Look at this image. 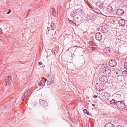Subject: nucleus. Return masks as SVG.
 Instances as JSON below:
<instances>
[{
    "mask_svg": "<svg viewBox=\"0 0 127 127\" xmlns=\"http://www.w3.org/2000/svg\"><path fill=\"white\" fill-rule=\"evenodd\" d=\"M102 71L104 74L109 76L111 72V69L109 67H105L103 69Z\"/></svg>",
    "mask_w": 127,
    "mask_h": 127,
    "instance_id": "1",
    "label": "nucleus"
},
{
    "mask_svg": "<svg viewBox=\"0 0 127 127\" xmlns=\"http://www.w3.org/2000/svg\"><path fill=\"white\" fill-rule=\"evenodd\" d=\"M120 100V99L119 101H118L116 103V105L118 108L122 109L125 108V104Z\"/></svg>",
    "mask_w": 127,
    "mask_h": 127,
    "instance_id": "2",
    "label": "nucleus"
},
{
    "mask_svg": "<svg viewBox=\"0 0 127 127\" xmlns=\"http://www.w3.org/2000/svg\"><path fill=\"white\" fill-rule=\"evenodd\" d=\"M99 79L101 83H107L108 81L107 77L105 75L100 76Z\"/></svg>",
    "mask_w": 127,
    "mask_h": 127,
    "instance_id": "3",
    "label": "nucleus"
},
{
    "mask_svg": "<svg viewBox=\"0 0 127 127\" xmlns=\"http://www.w3.org/2000/svg\"><path fill=\"white\" fill-rule=\"evenodd\" d=\"M108 25H104L102 27L101 31L103 33H106L108 31Z\"/></svg>",
    "mask_w": 127,
    "mask_h": 127,
    "instance_id": "4",
    "label": "nucleus"
},
{
    "mask_svg": "<svg viewBox=\"0 0 127 127\" xmlns=\"http://www.w3.org/2000/svg\"><path fill=\"white\" fill-rule=\"evenodd\" d=\"M109 64L111 67H114L117 65V63L115 60L112 59L109 62Z\"/></svg>",
    "mask_w": 127,
    "mask_h": 127,
    "instance_id": "5",
    "label": "nucleus"
},
{
    "mask_svg": "<svg viewBox=\"0 0 127 127\" xmlns=\"http://www.w3.org/2000/svg\"><path fill=\"white\" fill-rule=\"evenodd\" d=\"M95 37L97 40H100L102 38V35L99 32H97L95 34Z\"/></svg>",
    "mask_w": 127,
    "mask_h": 127,
    "instance_id": "6",
    "label": "nucleus"
},
{
    "mask_svg": "<svg viewBox=\"0 0 127 127\" xmlns=\"http://www.w3.org/2000/svg\"><path fill=\"white\" fill-rule=\"evenodd\" d=\"M119 24L121 26H125L126 24H127V21H125L123 19H121L119 21Z\"/></svg>",
    "mask_w": 127,
    "mask_h": 127,
    "instance_id": "7",
    "label": "nucleus"
},
{
    "mask_svg": "<svg viewBox=\"0 0 127 127\" xmlns=\"http://www.w3.org/2000/svg\"><path fill=\"white\" fill-rule=\"evenodd\" d=\"M124 13V11L121 9H118L116 12V14L118 15H123Z\"/></svg>",
    "mask_w": 127,
    "mask_h": 127,
    "instance_id": "8",
    "label": "nucleus"
},
{
    "mask_svg": "<svg viewBox=\"0 0 127 127\" xmlns=\"http://www.w3.org/2000/svg\"><path fill=\"white\" fill-rule=\"evenodd\" d=\"M114 73H116L117 75L116 76H119L121 75V71L119 69L116 68V69H114Z\"/></svg>",
    "mask_w": 127,
    "mask_h": 127,
    "instance_id": "9",
    "label": "nucleus"
},
{
    "mask_svg": "<svg viewBox=\"0 0 127 127\" xmlns=\"http://www.w3.org/2000/svg\"><path fill=\"white\" fill-rule=\"evenodd\" d=\"M54 81L53 78L52 77L51 78H49L47 82V85H50Z\"/></svg>",
    "mask_w": 127,
    "mask_h": 127,
    "instance_id": "10",
    "label": "nucleus"
},
{
    "mask_svg": "<svg viewBox=\"0 0 127 127\" xmlns=\"http://www.w3.org/2000/svg\"><path fill=\"white\" fill-rule=\"evenodd\" d=\"M114 126L113 124L111 122H109L106 124L104 126V127H113Z\"/></svg>",
    "mask_w": 127,
    "mask_h": 127,
    "instance_id": "11",
    "label": "nucleus"
},
{
    "mask_svg": "<svg viewBox=\"0 0 127 127\" xmlns=\"http://www.w3.org/2000/svg\"><path fill=\"white\" fill-rule=\"evenodd\" d=\"M107 10L109 12H111L113 11V8L111 6H108L107 8Z\"/></svg>",
    "mask_w": 127,
    "mask_h": 127,
    "instance_id": "12",
    "label": "nucleus"
},
{
    "mask_svg": "<svg viewBox=\"0 0 127 127\" xmlns=\"http://www.w3.org/2000/svg\"><path fill=\"white\" fill-rule=\"evenodd\" d=\"M110 51V48L109 47L105 48L104 50V52L106 53H108Z\"/></svg>",
    "mask_w": 127,
    "mask_h": 127,
    "instance_id": "13",
    "label": "nucleus"
},
{
    "mask_svg": "<svg viewBox=\"0 0 127 127\" xmlns=\"http://www.w3.org/2000/svg\"><path fill=\"white\" fill-rule=\"evenodd\" d=\"M40 103V104L43 105L44 106H45V103H46V101L45 100H42L41 99L39 100Z\"/></svg>",
    "mask_w": 127,
    "mask_h": 127,
    "instance_id": "14",
    "label": "nucleus"
},
{
    "mask_svg": "<svg viewBox=\"0 0 127 127\" xmlns=\"http://www.w3.org/2000/svg\"><path fill=\"white\" fill-rule=\"evenodd\" d=\"M117 101L118 100H115L113 99L110 101V103L111 104L116 105V103L117 102Z\"/></svg>",
    "mask_w": 127,
    "mask_h": 127,
    "instance_id": "15",
    "label": "nucleus"
},
{
    "mask_svg": "<svg viewBox=\"0 0 127 127\" xmlns=\"http://www.w3.org/2000/svg\"><path fill=\"white\" fill-rule=\"evenodd\" d=\"M122 74L123 76L125 77L127 75V71H123Z\"/></svg>",
    "mask_w": 127,
    "mask_h": 127,
    "instance_id": "16",
    "label": "nucleus"
},
{
    "mask_svg": "<svg viewBox=\"0 0 127 127\" xmlns=\"http://www.w3.org/2000/svg\"><path fill=\"white\" fill-rule=\"evenodd\" d=\"M97 4H99V7L101 8L104 5V3L103 2H97Z\"/></svg>",
    "mask_w": 127,
    "mask_h": 127,
    "instance_id": "17",
    "label": "nucleus"
},
{
    "mask_svg": "<svg viewBox=\"0 0 127 127\" xmlns=\"http://www.w3.org/2000/svg\"><path fill=\"white\" fill-rule=\"evenodd\" d=\"M95 49V47H90L89 48V50H91V51H94Z\"/></svg>",
    "mask_w": 127,
    "mask_h": 127,
    "instance_id": "18",
    "label": "nucleus"
},
{
    "mask_svg": "<svg viewBox=\"0 0 127 127\" xmlns=\"http://www.w3.org/2000/svg\"><path fill=\"white\" fill-rule=\"evenodd\" d=\"M11 76H9L7 77L6 78V81H8V80H9V81L10 80H11Z\"/></svg>",
    "mask_w": 127,
    "mask_h": 127,
    "instance_id": "19",
    "label": "nucleus"
},
{
    "mask_svg": "<svg viewBox=\"0 0 127 127\" xmlns=\"http://www.w3.org/2000/svg\"><path fill=\"white\" fill-rule=\"evenodd\" d=\"M30 92V90L28 89L25 92V93L24 94V95H25V97H26V95L28 94Z\"/></svg>",
    "mask_w": 127,
    "mask_h": 127,
    "instance_id": "20",
    "label": "nucleus"
},
{
    "mask_svg": "<svg viewBox=\"0 0 127 127\" xmlns=\"http://www.w3.org/2000/svg\"><path fill=\"white\" fill-rule=\"evenodd\" d=\"M84 112L88 115H90L89 113L88 112L87 110L86 109H84L83 110Z\"/></svg>",
    "mask_w": 127,
    "mask_h": 127,
    "instance_id": "21",
    "label": "nucleus"
},
{
    "mask_svg": "<svg viewBox=\"0 0 127 127\" xmlns=\"http://www.w3.org/2000/svg\"><path fill=\"white\" fill-rule=\"evenodd\" d=\"M76 14L74 12H72L71 13V16L72 17L73 16H75Z\"/></svg>",
    "mask_w": 127,
    "mask_h": 127,
    "instance_id": "22",
    "label": "nucleus"
},
{
    "mask_svg": "<svg viewBox=\"0 0 127 127\" xmlns=\"http://www.w3.org/2000/svg\"><path fill=\"white\" fill-rule=\"evenodd\" d=\"M51 51L53 54H55V50L54 48H52L51 50Z\"/></svg>",
    "mask_w": 127,
    "mask_h": 127,
    "instance_id": "23",
    "label": "nucleus"
},
{
    "mask_svg": "<svg viewBox=\"0 0 127 127\" xmlns=\"http://www.w3.org/2000/svg\"><path fill=\"white\" fill-rule=\"evenodd\" d=\"M68 21H69V22H70V21H71V23L73 24L74 25V26H76V24L74 22H73L72 21L68 20Z\"/></svg>",
    "mask_w": 127,
    "mask_h": 127,
    "instance_id": "24",
    "label": "nucleus"
},
{
    "mask_svg": "<svg viewBox=\"0 0 127 127\" xmlns=\"http://www.w3.org/2000/svg\"><path fill=\"white\" fill-rule=\"evenodd\" d=\"M96 88L98 90H99L100 89L99 88V86H98V84H96Z\"/></svg>",
    "mask_w": 127,
    "mask_h": 127,
    "instance_id": "25",
    "label": "nucleus"
},
{
    "mask_svg": "<svg viewBox=\"0 0 127 127\" xmlns=\"http://www.w3.org/2000/svg\"><path fill=\"white\" fill-rule=\"evenodd\" d=\"M107 94V93L106 92H103L102 94V96H105Z\"/></svg>",
    "mask_w": 127,
    "mask_h": 127,
    "instance_id": "26",
    "label": "nucleus"
},
{
    "mask_svg": "<svg viewBox=\"0 0 127 127\" xmlns=\"http://www.w3.org/2000/svg\"><path fill=\"white\" fill-rule=\"evenodd\" d=\"M52 13L54 14H55V13H56L55 11L54 10V8H52Z\"/></svg>",
    "mask_w": 127,
    "mask_h": 127,
    "instance_id": "27",
    "label": "nucleus"
},
{
    "mask_svg": "<svg viewBox=\"0 0 127 127\" xmlns=\"http://www.w3.org/2000/svg\"><path fill=\"white\" fill-rule=\"evenodd\" d=\"M39 86H41L42 87H43L44 86L43 84H42V83L41 82L40 83L38 84Z\"/></svg>",
    "mask_w": 127,
    "mask_h": 127,
    "instance_id": "28",
    "label": "nucleus"
},
{
    "mask_svg": "<svg viewBox=\"0 0 127 127\" xmlns=\"http://www.w3.org/2000/svg\"><path fill=\"white\" fill-rule=\"evenodd\" d=\"M89 44L90 45H93L94 43L91 41H90L89 42Z\"/></svg>",
    "mask_w": 127,
    "mask_h": 127,
    "instance_id": "29",
    "label": "nucleus"
},
{
    "mask_svg": "<svg viewBox=\"0 0 127 127\" xmlns=\"http://www.w3.org/2000/svg\"><path fill=\"white\" fill-rule=\"evenodd\" d=\"M124 29L126 30H127V24L124 26Z\"/></svg>",
    "mask_w": 127,
    "mask_h": 127,
    "instance_id": "30",
    "label": "nucleus"
},
{
    "mask_svg": "<svg viewBox=\"0 0 127 127\" xmlns=\"http://www.w3.org/2000/svg\"><path fill=\"white\" fill-rule=\"evenodd\" d=\"M7 81V82L5 84V86H7V84H8V83L9 82V80H8V81Z\"/></svg>",
    "mask_w": 127,
    "mask_h": 127,
    "instance_id": "31",
    "label": "nucleus"
},
{
    "mask_svg": "<svg viewBox=\"0 0 127 127\" xmlns=\"http://www.w3.org/2000/svg\"><path fill=\"white\" fill-rule=\"evenodd\" d=\"M11 12V10L10 9H9L8 10V12H7V14H9Z\"/></svg>",
    "mask_w": 127,
    "mask_h": 127,
    "instance_id": "32",
    "label": "nucleus"
},
{
    "mask_svg": "<svg viewBox=\"0 0 127 127\" xmlns=\"http://www.w3.org/2000/svg\"><path fill=\"white\" fill-rule=\"evenodd\" d=\"M25 97V95H23V96H22V100H24L25 98V97Z\"/></svg>",
    "mask_w": 127,
    "mask_h": 127,
    "instance_id": "33",
    "label": "nucleus"
},
{
    "mask_svg": "<svg viewBox=\"0 0 127 127\" xmlns=\"http://www.w3.org/2000/svg\"><path fill=\"white\" fill-rule=\"evenodd\" d=\"M93 97L94 98H97V95H95Z\"/></svg>",
    "mask_w": 127,
    "mask_h": 127,
    "instance_id": "34",
    "label": "nucleus"
},
{
    "mask_svg": "<svg viewBox=\"0 0 127 127\" xmlns=\"http://www.w3.org/2000/svg\"><path fill=\"white\" fill-rule=\"evenodd\" d=\"M42 64V63H41V62H39L38 63V64L39 65H41Z\"/></svg>",
    "mask_w": 127,
    "mask_h": 127,
    "instance_id": "35",
    "label": "nucleus"
},
{
    "mask_svg": "<svg viewBox=\"0 0 127 127\" xmlns=\"http://www.w3.org/2000/svg\"><path fill=\"white\" fill-rule=\"evenodd\" d=\"M2 30L0 28V34H1V33H2Z\"/></svg>",
    "mask_w": 127,
    "mask_h": 127,
    "instance_id": "36",
    "label": "nucleus"
},
{
    "mask_svg": "<svg viewBox=\"0 0 127 127\" xmlns=\"http://www.w3.org/2000/svg\"><path fill=\"white\" fill-rule=\"evenodd\" d=\"M97 13H98V14L101 13V12H100V11H99V12H97Z\"/></svg>",
    "mask_w": 127,
    "mask_h": 127,
    "instance_id": "37",
    "label": "nucleus"
},
{
    "mask_svg": "<svg viewBox=\"0 0 127 127\" xmlns=\"http://www.w3.org/2000/svg\"><path fill=\"white\" fill-rule=\"evenodd\" d=\"M97 13H98V14L101 13V12H100V11H99V12H97Z\"/></svg>",
    "mask_w": 127,
    "mask_h": 127,
    "instance_id": "38",
    "label": "nucleus"
},
{
    "mask_svg": "<svg viewBox=\"0 0 127 127\" xmlns=\"http://www.w3.org/2000/svg\"><path fill=\"white\" fill-rule=\"evenodd\" d=\"M116 127H122L120 126H117Z\"/></svg>",
    "mask_w": 127,
    "mask_h": 127,
    "instance_id": "39",
    "label": "nucleus"
},
{
    "mask_svg": "<svg viewBox=\"0 0 127 127\" xmlns=\"http://www.w3.org/2000/svg\"><path fill=\"white\" fill-rule=\"evenodd\" d=\"M84 0L85 1V2H86L88 1L87 0Z\"/></svg>",
    "mask_w": 127,
    "mask_h": 127,
    "instance_id": "40",
    "label": "nucleus"
},
{
    "mask_svg": "<svg viewBox=\"0 0 127 127\" xmlns=\"http://www.w3.org/2000/svg\"><path fill=\"white\" fill-rule=\"evenodd\" d=\"M79 10V11H82V10H81V9H80Z\"/></svg>",
    "mask_w": 127,
    "mask_h": 127,
    "instance_id": "41",
    "label": "nucleus"
},
{
    "mask_svg": "<svg viewBox=\"0 0 127 127\" xmlns=\"http://www.w3.org/2000/svg\"><path fill=\"white\" fill-rule=\"evenodd\" d=\"M47 77L49 78V75H48L47 76Z\"/></svg>",
    "mask_w": 127,
    "mask_h": 127,
    "instance_id": "42",
    "label": "nucleus"
},
{
    "mask_svg": "<svg viewBox=\"0 0 127 127\" xmlns=\"http://www.w3.org/2000/svg\"><path fill=\"white\" fill-rule=\"evenodd\" d=\"M75 47H79V46H75Z\"/></svg>",
    "mask_w": 127,
    "mask_h": 127,
    "instance_id": "43",
    "label": "nucleus"
},
{
    "mask_svg": "<svg viewBox=\"0 0 127 127\" xmlns=\"http://www.w3.org/2000/svg\"><path fill=\"white\" fill-rule=\"evenodd\" d=\"M92 106H94L95 105L94 104H93L92 105Z\"/></svg>",
    "mask_w": 127,
    "mask_h": 127,
    "instance_id": "44",
    "label": "nucleus"
},
{
    "mask_svg": "<svg viewBox=\"0 0 127 127\" xmlns=\"http://www.w3.org/2000/svg\"><path fill=\"white\" fill-rule=\"evenodd\" d=\"M70 48H68V50L69 51V49Z\"/></svg>",
    "mask_w": 127,
    "mask_h": 127,
    "instance_id": "45",
    "label": "nucleus"
},
{
    "mask_svg": "<svg viewBox=\"0 0 127 127\" xmlns=\"http://www.w3.org/2000/svg\"><path fill=\"white\" fill-rule=\"evenodd\" d=\"M73 12H74L75 13V11H73Z\"/></svg>",
    "mask_w": 127,
    "mask_h": 127,
    "instance_id": "46",
    "label": "nucleus"
},
{
    "mask_svg": "<svg viewBox=\"0 0 127 127\" xmlns=\"http://www.w3.org/2000/svg\"><path fill=\"white\" fill-rule=\"evenodd\" d=\"M70 21V23H71V21Z\"/></svg>",
    "mask_w": 127,
    "mask_h": 127,
    "instance_id": "47",
    "label": "nucleus"
}]
</instances>
